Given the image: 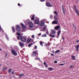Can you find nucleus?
Returning <instances> with one entry per match:
<instances>
[{"label":"nucleus","instance_id":"nucleus-17","mask_svg":"<svg viewBox=\"0 0 79 79\" xmlns=\"http://www.w3.org/2000/svg\"><path fill=\"white\" fill-rule=\"evenodd\" d=\"M61 33V30H59L57 32V38H58L59 37V36H60V34Z\"/></svg>","mask_w":79,"mask_h":79},{"label":"nucleus","instance_id":"nucleus-46","mask_svg":"<svg viewBox=\"0 0 79 79\" xmlns=\"http://www.w3.org/2000/svg\"><path fill=\"white\" fill-rule=\"evenodd\" d=\"M64 65V64H60V66H63V65Z\"/></svg>","mask_w":79,"mask_h":79},{"label":"nucleus","instance_id":"nucleus-24","mask_svg":"<svg viewBox=\"0 0 79 79\" xmlns=\"http://www.w3.org/2000/svg\"><path fill=\"white\" fill-rule=\"evenodd\" d=\"M54 14H55V15H56V16H58V12L56 11H54Z\"/></svg>","mask_w":79,"mask_h":79},{"label":"nucleus","instance_id":"nucleus-32","mask_svg":"<svg viewBox=\"0 0 79 79\" xmlns=\"http://www.w3.org/2000/svg\"><path fill=\"white\" fill-rule=\"evenodd\" d=\"M41 37H47V35L46 34H44V35H41Z\"/></svg>","mask_w":79,"mask_h":79},{"label":"nucleus","instance_id":"nucleus-12","mask_svg":"<svg viewBox=\"0 0 79 79\" xmlns=\"http://www.w3.org/2000/svg\"><path fill=\"white\" fill-rule=\"evenodd\" d=\"M20 25L21 26H22L23 28V29H22V31H24V29L26 28V26L25 25H24V24L23 23H21Z\"/></svg>","mask_w":79,"mask_h":79},{"label":"nucleus","instance_id":"nucleus-48","mask_svg":"<svg viewBox=\"0 0 79 79\" xmlns=\"http://www.w3.org/2000/svg\"><path fill=\"white\" fill-rule=\"evenodd\" d=\"M11 74H14V71H11Z\"/></svg>","mask_w":79,"mask_h":79},{"label":"nucleus","instance_id":"nucleus-47","mask_svg":"<svg viewBox=\"0 0 79 79\" xmlns=\"http://www.w3.org/2000/svg\"><path fill=\"white\" fill-rule=\"evenodd\" d=\"M18 6H21V4H19V3H18Z\"/></svg>","mask_w":79,"mask_h":79},{"label":"nucleus","instance_id":"nucleus-4","mask_svg":"<svg viewBox=\"0 0 79 79\" xmlns=\"http://www.w3.org/2000/svg\"><path fill=\"white\" fill-rule=\"evenodd\" d=\"M17 35H18V36H17V40H19L20 39L22 38V36L21 35V33L17 32Z\"/></svg>","mask_w":79,"mask_h":79},{"label":"nucleus","instance_id":"nucleus-53","mask_svg":"<svg viewBox=\"0 0 79 79\" xmlns=\"http://www.w3.org/2000/svg\"><path fill=\"white\" fill-rule=\"evenodd\" d=\"M52 38H50V41H51V40H52Z\"/></svg>","mask_w":79,"mask_h":79},{"label":"nucleus","instance_id":"nucleus-27","mask_svg":"<svg viewBox=\"0 0 79 79\" xmlns=\"http://www.w3.org/2000/svg\"><path fill=\"white\" fill-rule=\"evenodd\" d=\"M44 65H45V67H46V68H47V67H48V65H47V64H46V63L45 62H44Z\"/></svg>","mask_w":79,"mask_h":79},{"label":"nucleus","instance_id":"nucleus-6","mask_svg":"<svg viewBox=\"0 0 79 79\" xmlns=\"http://www.w3.org/2000/svg\"><path fill=\"white\" fill-rule=\"evenodd\" d=\"M37 53H38V52L37 51V50H36L35 51H33L32 53V56H36V55H37Z\"/></svg>","mask_w":79,"mask_h":79},{"label":"nucleus","instance_id":"nucleus-56","mask_svg":"<svg viewBox=\"0 0 79 79\" xmlns=\"http://www.w3.org/2000/svg\"><path fill=\"white\" fill-rule=\"evenodd\" d=\"M51 55H52V56H53V54L52 53L51 54Z\"/></svg>","mask_w":79,"mask_h":79},{"label":"nucleus","instance_id":"nucleus-41","mask_svg":"<svg viewBox=\"0 0 79 79\" xmlns=\"http://www.w3.org/2000/svg\"><path fill=\"white\" fill-rule=\"evenodd\" d=\"M34 37H35V36L34 35H32V36H31V37L33 39H34Z\"/></svg>","mask_w":79,"mask_h":79},{"label":"nucleus","instance_id":"nucleus-54","mask_svg":"<svg viewBox=\"0 0 79 79\" xmlns=\"http://www.w3.org/2000/svg\"><path fill=\"white\" fill-rule=\"evenodd\" d=\"M62 39H63V40H64V37H62Z\"/></svg>","mask_w":79,"mask_h":79},{"label":"nucleus","instance_id":"nucleus-9","mask_svg":"<svg viewBox=\"0 0 79 79\" xmlns=\"http://www.w3.org/2000/svg\"><path fill=\"white\" fill-rule=\"evenodd\" d=\"M21 41L23 42H25L26 41V38L25 37H22L21 39Z\"/></svg>","mask_w":79,"mask_h":79},{"label":"nucleus","instance_id":"nucleus-10","mask_svg":"<svg viewBox=\"0 0 79 79\" xmlns=\"http://www.w3.org/2000/svg\"><path fill=\"white\" fill-rule=\"evenodd\" d=\"M19 45L20 47H24V44L21 42H19Z\"/></svg>","mask_w":79,"mask_h":79},{"label":"nucleus","instance_id":"nucleus-3","mask_svg":"<svg viewBox=\"0 0 79 79\" xmlns=\"http://www.w3.org/2000/svg\"><path fill=\"white\" fill-rule=\"evenodd\" d=\"M73 7V10L75 11V13H76L78 16H79V10L77 9V8H76V6L74 5Z\"/></svg>","mask_w":79,"mask_h":79},{"label":"nucleus","instance_id":"nucleus-50","mask_svg":"<svg viewBox=\"0 0 79 79\" xmlns=\"http://www.w3.org/2000/svg\"><path fill=\"white\" fill-rule=\"evenodd\" d=\"M46 34H48L49 33H48V31H46Z\"/></svg>","mask_w":79,"mask_h":79},{"label":"nucleus","instance_id":"nucleus-22","mask_svg":"<svg viewBox=\"0 0 79 79\" xmlns=\"http://www.w3.org/2000/svg\"><path fill=\"white\" fill-rule=\"evenodd\" d=\"M12 31H13V32H15V27H12Z\"/></svg>","mask_w":79,"mask_h":79},{"label":"nucleus","instance_id":"nucleus-58","mask_svg":"<svg viewBox=\"0 0 79 79\" xmlns=\"http://www.w3.org/2000/svg\"><path fill=\"white\" fill-rule=\"evenodd\" d=\"M0 66H2V64H0Z\"/></svg>","mask_w":79,"mask_h":79},{"label":"nucleus","instance_id":"nucleus-7","mask_svg":"<svg viewBox=\"0 0 79 79\" xmlns=\"http://www.w3.org/2000/svg\"><path fill=\"white\" fill-rule=\"evenodd\" d=\"M31 23V21L29 19H27V21H25V24L26 26H27L29 24H30Z\"/></svg>","mask_w":79,"mask_h":79},{"label":"nucleus","instance_id":"nucleus-29","mask_svg":"<svg viewBox=\"0 0 79 79\" xmlns=\"http://www.w3.org/2000/svg\"><path fill=\"white\" fill-rule=\"evenodd\" d=\"M36 58H35V60H40V58H39L38 57V56H36Z\"/></svg>","mask_w":79,"mask_h":79},{"label":"nucleus","instance_id":"nucleus-40","mask_svg":"<svg viewBox=\"0 0 79 79\" xmlns=\"http://www.w3.org/2000/svg\"><path fill=\"white\" fill-rule=\"evenodd\" d=\"M53 15H50V18L51 19H52V18H53Z\"/></svg>","mask_w":79,"mask_h":79},{"label":"nucleus","instance_id":"nucleus-19","mask_svg":"<svg viewBox=\"0 0 79 79\" xmlns=\"http://www.w3.org/2000/svg\"><path fill=\"white\" fill-rule=\"evenodd\" d=\"M79 45H77L75 46V47L76 48V50L77 52L79 50Z\"/></svg>","mask_w":79,"mask_h":79},{"label":"nucleus","instance_id":"nucleus-52","mask_svg":"<svg viewBox=\"0 0 79 79\" xmlns=\"http://www.w3.org/2000/svg\"><path fill=\"white\" fill-rule=\"evenodd\" d=\"M35 49H36L37 48V46H35Z\"/></svg>","mask_w":79,"mask_h":79},{"label":"nucleus","instance_id":"nucleus-33","mask_svg":"<svg viewBox=\"0 0 79 79\" xmlns=\"http://www.w3.org/2000/svg\"><path fill=\"white\" fill-rule=\"evenodd\" d=\"M74 67V66L73 65H70L69 66L70 68H71V69L72 68H73Z\"/></svg>","mask_w":79,"mask_h":79},{"label":"nucleus","instance_id":"nucleus-34","mask_svg":"<svg viewBox=\"0 0 79 79\" xmlns=\"http://www.w3.org/2000/svg\"><path fill=\"white\" fill-rule=\"evenodd\" d=\"M11 71H12V69H9L8 70L9 73H11Z\"/></svg>","mask_w":79,"mask_h":79},{"label":"nucleus","instance_id":"nucleus-61","mask_svg":"<svg viewBox=\"0 0 79 79\" xmlns=\"http://www.w3.org/2000/svg\"><path fill=\"white\" fill-rule=\"evenodd\" d=\"M62 49H63V48H61Z\"/></svg>","mask_w":79,"mask_h":79},{"label":"nucleus","instance_id":"nucleus-1","mask_svg":"<svg viewBox=\"0 0 79 79\" xmlns=\"http://www.w3.org/2000/svg\"><path fill=\"white\" fill-rule=\"evenodd\" d=\"M51 31V32L50 34H49V36L51 37H52V38L55 37V36H56L55 35L52 34H56L55 30L54 29H52Z\"/></svg>","mask_w":79,"mask_h":79},{"label":"nucleus","instance_id":"nucleus-31","mask_svg":"<svg viewBox=\"0 0 79 79\" xmlns=\"http://www.w3.org/2000/svg\"><path fill=\"white\" fill-rule=\"evenodd\" d=\"M6 37L7 40H9V38H8V36L7 35H6Z\"/></svg>","mask_w":79,"mask_h":79},{"label":"nucleus","instance_id":"nucleus-55","mask_svg":"<svg viewBox=\"0 0 79 79\" xmlns=\"http://www.w3.org/2000/svg\"><path fill=\"white\" fill-rule=\"evenodd\" d=\"M79 42V40H77V43H78Z\"/></svg>","mask_w":79,"mask_h":79},{"label":"nucleus","instance_id":"nucleus-36","mask_svg":"<svg viewBox=\"0 0 79 79\" xmlns=\"http://www.w3.org/2000/svg\"><path fill=\"white\" fill-rule=\"evenodd\" d=\"M7 69V68L6 67H5L4 68L2 69V70H6Z\"/></svg>","mask_w":79,"mask_h":79},{"label":"nucleus","instance_id":"nucleus-2","mask_svg":"<svg viewBox=\"0 0 79 79\" xmlns=\"http://www.w3.org/2000/svg\"><path fill=\"white\" fill-rule=\"evenodd\" d=\"M29 27L31 31H34V30H35V28H34V27L33 23L32 22H31L29 23Z\"/></svg>","mask_w":79,"mask_h":79},{"label":"nucleus","instance_id":"nucleus-38","mask_svg":"<svg viewBox=\"0 0 79 79\" xmlns=\"http://www.w3.org/2000/svg\"><path fill=\"white\" fill-rule=\"evenodd\" d=\"M22 75H23V74L22 73L20 74L19 76V78H21V77Z\"/></svg>","mask_w":79,"mask_h":79},{"label":"nucleus","instance_id":"nucleus-13","mask_svg":"<svg viewBox=\"0 0 79 79\" xmlns=\"http://www.w3.org/2000/svg\"><path fill=\"white\" fill-rule=\"evenodd\" d=\"M46 4L47 6H48L49 7H51L52 6V5H50V3L49 2L46 3Z\"/></svg>","mask_w":79,"mask_h":79},{"label":"nucleus","instance_id":"nucleus-60","mask_svg":"<svg viewBox=\"0 0 79 79\" xmlns=\"http://www.w3.org/2000/svg\"><path fill=\"white\" fill-rule=\"evenodd\" d=\"M23 76H24V74H23Z\"/></svg>","mask_w":79,"mask_h":79},{"label":"nucleus","instance_id":"nucleus-30","mask_svg":"<svg viewBox=\"0 0 79 79\" xmlns=\"http://www.w3.org/2000/svg\"><path fill=\"white\" fill-rule=\"evenodd\" d=\"M73 26L74 27L75 29V31H76V26L74 25V24H73Z\"/></svg>","mask_w":79,"mask_h":79},{"label":"nucleus","instance_id":"nucleus-25","mask_svg":"<svg viewBox=\"0 0 79 79\" xmlns=\"http://www.w3.org/2000/svg\"><path fill=\"white\" fill-rule=\"evenodd\" d=\"M54 17L56 21H58V17L56 15H54Z\"/></svg>","mask_w":79,"mask_h":79},{"label":"nucleus","instance_id":"nucleus-8","mask_svg":"<svg viewBox=\"0 0 79 79\" xmlns=\"http://www.w3.org/2000/svg\"><path fill=\"white\" fill-rule=\"evenodd\" d=\"M11 52L12 53L13 55H14V56H16L17 55V53L16 52L15 50H12Z\"/></svg>","mask_w":79,"mask_h":79},{"label":"nucleus","instance_id":"nucleus-28","mask_svg":"<svg viewBox=\"0 0 79 79\" xmlns=\"http://www.w3.org/2000/svg\"><path fill=\"white\" fill-rule=\"evenodd\" d=\"M72 57V59L73 60H75V56H71Z\"/></svg>","mask_w":79,"mask_h":79},{"label":"nucleus","instance_id":"nucleus-16","mask_svg":"<svg viewBox=\"0 0 79 79\" xmlns=\"http://www.w3.org/2000/svg\"><path fill=\"white\" fill-rule=\"evenodd\" d=\"M32 39L31 38H27V43H29L31 41Z\"/></svg>","mask_w":79,"mask_h":79},{"label":"nucleus","instance_id":"nucleus-35","mask_svg":"<svg viewBox=\"0 0 79 79\" xmlns=\"http://www.w3.org/2000/svg\"><path fill=\"white\" fill-rule=\"evenodd\" d=\"M60 50H57L56 52H55V53L56 54V53H58L59 52H60Z\"/></svg>","mask_w":79,"mask_h":79},{"label":"nucleus","instance_id":"nucleus-42","mask_svg":"<svg viewBox=\"0 0 79 79\" xmlns=\"http://www.w3.org/2000/svg\"><path fill=\"white\" fill-rule=\"evenodd\" d=\"M7 56V54H6L5 55V58H6V57Z\"/></svg>","mask_w":79,"mask_h":79},{"label":"nucleus","instance_id":"nucleus-23","mask_svg":"<svg viewBox=\"0 0 79 79\" xmlns=\"http://www.w3.org/2000/svg\"><path fill=\"white\" fill-rule=\"evenodd\" d=\"M48 69L50 70V71H52V70H53V68L52 67H49L48 68Z\"/></svg>","mask_w":79,"mask_h":79},{"label":"nucleus","instance_id":"nucleus-49","mask_svg":"<svg viewBox=\"0 0 79 79\" xmlns=\"http://www.w3.org/2000/svg\"><path fill=\"white\" fill-rule=\"evenodd\" d=\"M46 20H47V19H43V21H46Z\"/></svg>","mask_w":79,"mask_h":79},{"label":"nucleus","instance_id":"nucleus-43","mask_svg":"<svg viewBox=\"0 0 79 79\" xmlns=\"http://www.w3.org/2000/svg\"><path fill=\"white\" fill-rule=\"evenodd\" d=\"M2 31V27H1V26L0 25V32Z\"/></svg>","mask_w":79,"mask_h":79},{"label":"nucleus","instance_id":"nucleus-11","mask_svg":"<svg viewBox=\"0 0 79 79\" xmlns=\"http://www.w3.org/2000/svg\"><path fill=\"white\" fill-rule=\"evenodd\" d=\"M44 25V22L43 21H41L40 22V26H43Z\"/></svg>","mask_w":79,"mask_h":79},{"label":"nucleus","instance_id":"nucleus-44","mask_svg":"<svg viewBox=\"0 0 79 79\" xmlns=\"http://www.w3.org/2000/svg\"><path fill=\"white\" fill-rule=\"evenodd\" d=\"M54 63H57V61L56 60H55L54 62Z\"/></svg>","mask_w":79,"mask_h":79},{"label":"nucleus","instance_id":"nucleus-51","mask_svg":"<svg viewBox=\"0 0 79 79\" xmlns=\"http://www.w3.org/2000/svg\"><path fill=\"white\" fill-rule=\"evenodd\" d=\"M38 35H39V36H40V35H41V33H39L38 34Z\"/></svg>","mask_w":79,"mask_h":79},{"label":"nucleus","instance_id":"nucleus-20","mask_svg":"<svg viewBox=\"0 0 79 79\" xmlns=\"http://www.w3.org/2000/svg\"><path fill=\"white\" fill-rule=\"evenodd\" d=\"M62 8L63 13L64 15V14H65V11H64V8L63 7V5L62 6Z\"/></svg>","mask_w":79,"mask_h":79},{"label":"nucleus","instance_id":"nucleus-57","mask_svg":"<svg viewBox=\"0 0 79 79\" xmlns=\"http://www.w3.org/2000/svg\"><path fill=\"white\" fill-rule=\"evenodd\" d=\"M52 53H55V52H54V51H52Z\"/></svg>","mask_w":79,"mask_h":79},{"label":"nucleus","instance_id":"nucleus-15","mask_svg":"<svg viewBox=\"0 0 79 79\" xmlns=\"http://www.w3.org/2000/svg\"><path fill=\"white\" fill-rule=\"evenodd\" d=\"M31 16L32 17L31 18V21H34V18L35 17V15H31L30 16V18L31 17Z\"/></svg>","mask_w":79,"mask_h":79},{"label":"nucleus","instance_id":"nucleus-26","mask_svg":"<svg viewBox=\"0 0 79 79\" xmlns=\"http://www.w3.org/2000/svg\"><path fill=\"white\" fill-rule=\"evenodd\" d=\"M47 28V26H44L43 27V31H44L45 30V29Z\"/></svg>","mask_w":79,"mask_h":79},{"label":"nucleus","instance_id":"nucleus-18","mask_svg":"<svg viewBox=\"0 0 79 79\" xmlns=\"http://www.w3.org/2000/svg\"><path fill=\"white\" fill-rule=\"evenodd\" d=\"M39 20L38 19H36L35 21V24H39Z\"/></svg>","mask_w":79,"mask_h":79},{"label":"nucleus","instance_id":"nucleus-5","mask_svg":"<svg viewBox=\"0 0 79 79\" xmlns=\"http://www.w3.org/2000/svg\"><path fill=\"white\" fill-rule=\"evenodd\" d=\"M16 29L17 32H19L21 31V26L19 25H17Z\"/></svg>","mask_w":79,"mask_h":79},{"label":"nucleus","instance_id":"nucleus-37","mask_svg":"<svg viewBox=\"0 0 79 79\" xmlns=\"http://www.w3.org/2000/svg\"><path fill=\"white\" fill-rule=\"evenodd\" d=\"M32 45V44H28V46L29 47H31V46Z\"/></svg>","mask_w":79,"mask_h":79},{"label":"nucleus","instance_id":"nucleus-39","mask_svg":"<svg viewBox=\"0 0 79 79\" xmlns=\"http://www.w3.org/2000/svg\"><path fill=\"white\" fill-rule=\"evenodd\" d=\"M40 45H41V46H43V44H42V41L40 42Z\"/></svg>","mask_w":79,"mask_h":79},{"label":"nucleus","instance_id":"nucleus-21","mask_svg":"<svg viewBox=\"0 0 79 79\" xmlns=\"http://www.w3.org/2000/svg\"><path fill=\"white\" fill-rule=\"evenodd\" d=\"M58 23V22L57 21H56L55 20L54 21L52 22V24H56Z\"/></svg>","mask_w":79,"mask_h":79},{"label":"nucleus","instance_id":"nucleus-62","mask_svg":"<svg viewBox=\"0 0 79 79\" xmlns=\"http://www.w3.org/2000/svg\"><path fill=\"white\" fill-rule=\"evenodd\" d=\"M46 46H47V45Z\"/></svg>","mask_w":79,"mask_h":79},{"label":"nucleus","instance_id":"nucleus-45","mask_svg":"<svg viewBox=\"0 0 79 79\" xmlns=\"http://www.w3.org/2000/svg\"><path fill=\"white\" fill-rule=\"evenodd\" d=\"M40 2H44V1H45V0H40Z\"/></svg>","mask_w":79,"mask_h":79},{"label":"nucleus","instance_id":"nucleus-14","mask_svg":"<svg viewBox=\"0 0 79 79\" xmlns=\"http://www.w3.org/2000/svg\"><path fill=\"white\" fill-rule=\"evenodd\" d=\"M59 28H60V26H56L54 27V29L55 30H58V29H59Z\"/></svg>","mask_w":79,"mask_h":79},{"label":"nucleus","instance_id":"nucleus-59","mask_svg":"<svg viewBox=\"0 0 79 79\" xmlns=\"http://www.w3.org/2000/svg\"><path fill=\"white\" fill-rule=\"evenodd\" d=\"M1 50H2V49H0V51H1Z\"/></svg>","mask_w":79,"mask_h":79}]
</instances>
